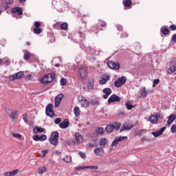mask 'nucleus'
I'll return each instance as SVG.
<instances>
[{"instance_id": "1", "label": "nucleus", "mask_w": 176, "mask_h": 176, "mask_svg": "<svg viewBox=\"0 0 176 176\" xmlns=\"http://www.w3.org/2000/svg\"><path fill=\"white\" fill-rule=\"evenodd\" d=\"M56 78L54 74H49L41 78L40 82L44 85H49L51 82H53V80Z\"/></svg>"}, {"instance_id": "2", "label": "nucleus", "mask_w": 176, "mask_h": 176, "mask_svg": "<svg viewBox=\"0 0 176 176\" xmlns=\"http://www.w3.org/2000/svg\"><path fill=\"white\" fill-rule=\"evenodd\" d=\"M58 138H59V134L58 132L54 131L52 133L49 141L52 145H54V146H57L58 145Z\"/></svg>"}, {"instance_id": "3", "label": "nucleus", "mask_w": 176, "mask_h": 176, "mask_svg": "<svg viewBox=\"0 0 176 176\" xmlns=\"http://www.w3.org/2000/svg\"><path fill=\"white\" fill-rule=\"evenodd\" d=\"M45 113L47 116H50V118H53V116H54V111H53V105L52 104L47 105L45 108Z\"/></svg>"}, {"instance_id": "4", "label": "nucleus", "mask_w": 176, "mask_h": 176, "mask_svg": "<svg viewBox=\"0 0 176 176\" xmlns=\"http://www.w3.org/2000/svg\"><path fill=\"white\" fill-rule=\"evenodd\" d=\"M126 80H127L126 76H122L115 81L114 86L116 87H120V86H123L126 83Z\"/></svg>"}, {"instance_id": "5", "label": "nucleus", "mask_w": 176, "mask_h": 176, "mask_svg": "<svg viewBox=\"0 0 176 176\" xmlns=\"http://www.w3.org/2000/svg\"><path fill=\"white\" fill-rule=\"evenodd\" d=\"M109 68L111 69H119L120 68V64L118 62L109 61L107 63Z\"/></svg>"}, {"instance_id": "6", "label": "nucleus", "mask_w": 176, "mask_h": 176, "mask_svg": "<svg viewBox=\"0 0 176 176\" xmlns=\"http://www.w3.org/2000/svg\"><path fill=\"white\" fill-rule=\"evenodd\" d=\"M6 113H8V115L10 116V118H11V119L14 120L17 119V117L19 116V111H13V110L7 109Z\"/></svg>"}, {"instance_id": "7", "label": "nucleus", "mask_w": 176, "mask_h": 176, "mask_svg": "<svg viewBox=\"0 0 176 176\" xmlns=\"http://www.w3.org/2000/svg\"><path fill=\"white\" fill-rule=\"evenodd\" d=\"M24 76L23 72H19L16 74H13L10 77V80H14L15 79H21Z\"/></svg>"}, {"instance_id": "8", "label": "nucleus", "mask_w": 176, "mask_h": 176, "mask_svg": "<svg viewBox=\"0 0 176 176\" xmlns=\"http://www.w3.org/2000/svg\"><path fill=\"white\" fill-rule=\"evenodd\" d=\"M120 101V98L115 94L111 95L108 99L109 104H111V102H119Z\"/></svg>"}, {"instance_id": "9", "label": "nucleus", "mask_w": 176, "mask_h": 176, "mask_svg": "<svg viewBox=\"0 0 176 176\" xmlns=\"http://www.w3.org/2000/svg\"><path fill=\"white\" fill-rule=\"evenodd\" d=\"M133 129V125L131 124H129L127 122L123 124L122 126L120 128V131L122 133V131L131 130Z\"/></svg>"}, {"instance_id": "10", "label": "nucleus", "mask_w": 176, "mask_h": 176, "mask_svg": "<svg viewBox=\"0 0 176 176\" xmlns=\"http://www.w3.org/2000/svg\"><path fill=\"white\" fill-rule=\"evenodd\" d=\"M139 92L140 97L146 98V96H148V94L149 93V91H146V88L145 87H142L140 89Z\"/></svg>"}, {"instance_id": "11", "label": "nucleus", "mask_w": 176, "mask_h": 176, "mask_svg": "<svg viewBox=\"0 0 176 176\" xmlns=\"http://www.w3.org/2000/svg\"><path fill=\"white\" fill-rule=\"evenodd\" d=\"M34 141H46L47 140V136L46 135H42L41 136L35 135L33 136Z\"/></svg>"}, {"instance_id": "12", "label": "nucleus", "mask_w": 176, "mask_h": 176, "mask_svg": "<svg viewBox=\"0 0 176 176\" xmlns=\"http://www.w3.org/2000/svg\"><path fill=\"white\" fill-rule=\"evenodd\" d=\"M63 97H64V95L63 94H58L57 96H56L54 103L55 108H58V106L60 105V102L61 101V100H63Z\"/></svg>"}, {"instance_id": "13", "label": "nucleus", "mask_w": 176, "mask_h": 176, "mask_svg": "<svg viewBox=\"0 0 176 176\" xmlns=\"http://www.w3.org/2000/svg\"><path fill=\"white\" fill-rule=\"evenodd\" d=\"M124 138H127L126 136H120L118 138H116V139L113 141L111 144V146H116L118 145V142H120V141H123Z\"/></svg>"}, {"instance_id": "14", "label": "nucleus", "mask_w": 176, "mask_h": 176, "mask_svg": "<svg viewBox=\"0 0 176 176\" xmlns=\"http://www.w3.org/2000/svg\"><path fill=\"white\" fill-rule=\"evenodd\" d=\"M166 126H164V127L161 128L159 131L153 132L152 135H153L155 138L159 137L160 135H162V134H163V133H164V131H166Z\"/></svg>"}, {"instance_id": "15", "label": "nucleus", "mask_w": 176, "mask_h": 176, "mask_svg": "<svg viewBox=\"0 0 176 176\" xmlns=\"http://www.w3.org/2000/svg\"><path fill=\"white\" fill-rule=\"evenodd\" d=\"M59 127L60 129H67V127H69V121L68 119H65L63 122H60Z\"/></svg>"}, {"instance_id": "16", "label": "nucleus", "mask_w": 176, "mask_h": 176, "mask_svg": "<svg viewBox=\"0 0 176 176\" xmlns=\"http://www.w3.org/2000/svg\"><path fill=\"white\" fill-rule=\"evenodd\" d=\"M109 79V76L108 74H104L101 77V80H99L100 85H105Z\"/></svg>"}, {"instance_id": "17", "label": "nucleus", "mask_w": 176, "mask_h": 176, "mask_svg": "<svg viewBox=\"0 0 176 176\" xmlns=\"http://www.w3.org/2000/svg\"><path fill=\"white\" fill-rule=\"evenodd\" d=\"M78 100L81 104L85 101V104H82V107L87 108V107H89V101H87V100L85 97L79 96Z\"/></svg>"}, {"instance_id": "18", "label": "nucleus", "mask_w": 176, "mask_h": 176, "mask_svg": "<svg viewBox=\"0 0 176 176\" xmlns=\"http://www.w3.org/2000/svg\"><path fill=\"white\" fill-rule=\"evenodd\" d=\"M103 93L104 94V95L103 96V98L107 99L112 94V89H111L110 88H104L103 89Z\"/></svg>"}, {"instance_id": "19", "label": "nucleus", "mask_w": 176, "mask_h": 176, "mask_svg": "<svg viewBox=\"0 0 176 176\" xmlns=\"http://www.w3.org/2000/svg\"><path fill=\"white\" fill-rule=\"evenodd\" d=\"M79 74L80 78H82L83 80L86 79L87 78V72L86 70L83 68H80L79 69Z\"/></svg>"}, {"instance_id": "20", "label": "nucleus", "mask_w": 176, "mask_h": 176, "mask_svg": "<svg viewBox=\"0 0 176 176\" xmlns=\"http://www.w3.org/2000/svg\"><path fill=\"white\" fill-rule=\"evenodd\" d=\"M94 152L97 156H102V155H104V148H102V147L96 148L94 149Z\"/></svg>"}, {"instance_id": "21", "label": "nucleus", "mask_w": 176, "mask_h": 176, "mask_svg": "<svg viewBox=\"0 0 176 176\" xmlns=\"http://www.w3.org/2000/svg\"><path fill=\"white\" fill-rule=\"evenodd\" d=\"M75 137H76V141L78 144H80L81 142H83V136H82L79 132H76L75 133Z\"/></svg>"}, {"instance_id": "22", "label": "nucleus", "mask_w": 176, "mask_h": 176, "mask_svg": "<svg viewBox=\"0 0 176 176\" xmlns=\"http://www.w3.org/2000/svg\"><path fill=\"white\" fill-rule=\"evenodd\" d=\"M12 13H18L19 16H21L23 14V9L21 7H15L12 10Z\"/></svg>"}, {"instance_id": "23", "label": "nucleus", "mask_w": 176, "mask_h": 176, "mask_svg": "<svg viewBox=\"0 0 176 176\" xmlns=\"http://www.w3.org/2000/svg\"><path fill=\"white\" fill-rule=\"evenodd\" d=\"M45 131V128H40L38 126H36L33 129V133L34 134H38V133H43Z\"/></svg>"}, {"instance_id": "24", "label": "nucleus", "mask_w": 176, "mask_h": 176, "mask_svg": "<svg viewBox=\"0 0 176 176\" xmlns=\"http://www.w3.org/2000/svg\"><path fill=\"white\" fill-rule=\"evenodd\" d=\"M12 3H13V0H5L3 3V6L5 9H9Z\"/></svg>"}, {"instance_id": "25", "label": "nucleus", "mask_w": 176, "mask_h": 176, "mask_svg": "<svg viewBox=\"0 0 176 176\" xmlns=\"http://www.w3.org/2000/svg\"><path fill=\"white\" fill-rule=\"evenodd\" d=\"M149 122L153 123V124H156L157 123V117L155 115H152L148 118Z\"/></svg>"}, {"instance_id": "26", "label": "nucleus", "mask_w": 176, "mask_h": 176, "mask_svg": "<svg viewBox=\"0 0 176 176\" xmlns=\"http://www.w3.org/2000/svg\"><path fill=\"white\" fill-rule=\"evenodd\" d=\"M105 130H106L107 133H112V131H113V124H108L106 126Z\"/></svg>"}, {"instance_id": "27", "label": "nucleus", "mask_w": 176, "mask_h": 176, "mask_svg": "<svg viewBox=\"0 0 176 176\" xmlns=\"http://www.w3.org/2000/svg\"><path fill=\"white\" fill-rule=\"evenodd\" d=\"M175 118H176L175 115L171 114V115L169 116V118H168V121H167V124H171V123H173V122L175 121Z\"/></svg>"}, {"instance_id": "28", "label": "nucleus", "mask_w": 176, "mask_h": 176, "mask_svg": "<svg viewBox=\"0 0 176 176\" xmlns=\"http://www.w3.org/2000/svg\"><path fill=\"white\" fill-rule=\"evenodd\" d=\"M107 142L106 138H102L100 140V148H104L105 147V145H107Z\"/></svg>"}, {"instance_id": "29", "label": "nucleus", "mask_w": 176, "mask_h": 176, "mask_svg": "<svg viewBox=\"0 0 176 176\" xmlns=\"http://www.w3.org/2000/svg\"><path fill=\"white\" fill-rule=\"evenodd\" d=\"M31 56H32V54L30 53V52L25 51L23 55V59L25 60V61H27L28 60H30Z\"/></svg>"}, {"instance_id": "30", "label": "nucleus", "mask_w": 176, "mask_h": 176, "mask_svg": "<svg viewBox=\"0 0 176 176\" xmlns=\"http://www.w3.org/2000/svg\"><path fill=\"white\" fill-rule=\"evenodd\" d=\"M94 88V80H93V79H91L88 82V89L93 90Z\"/></svg>"}, {"instance_id": "31", "label": "nucleus", "mask_w": 176, "mask_h": 176, "mask_svg": "<svg viewBox=\"0 0 176 176\" xmlns=\"http://www.w3.org/2000/svg\"><path fill=\"white\" fill-rule=\"evenodd\" d=\"M74 111L76 118H79V116H80V109H79V107H76Z\"/></svg>"}, {"instance_id": "32", "label": "nucleus", "mask_w": 176, "mask_h": 176, "mask_svg": "<svg viewBox=\"0 0 176 176\" xmlns=\"http://www.w3.org/2000/svg\"><path fill=\"white\" fill-rule=\"evenodd\" d=\"M65 163H71L72 162V157L71 155H66L63 159Z\"/></svg>"}, {"instance_id": "33", "label": "nucleus", "mask_w": 176, "mask_h": 176, "mask_svg": "<svg viewBox=\"0 0 176 176\" xmlns=\"http://www.w3.org/2000/svg\"><path fill=\"white\" fill-rule=\"evenodd\" d=\"M113 129H115V130H119V129H120L122 124H120V122H114L113 124Z\"/></svg>"}, {"instance_id": "34", "label": "nucleus", "mask_w": 176, "mask_h": 176, "mask_svg": "<svg viewBox=\"0 0 176 176\" xmlns=\"http://www.w3.org/2000/svg\"><path fill=\"white\" fill-rule=\"evenodd\" d=\"M97 134H104V130L102 127H99L96 129Z\"/></svg>"}, {"instance_id": "35", "label": "nucleus", "mask_w": 176, "mask_h": 176, "mask_svg": "<svg viewBox=\"0 0 176 176\" xmlns=\"http://www.w3.org/2000/svg\"><path fill=\"white\" fill-rule=\"evenodd\" d=\"M43 173H46V166H43L38 168V174H43Z\"/></svg>"}, {"instance_id": "36", "label": "nucleus", "mask_w": 176, "mask_h": 176, "mask_svg": "<svg viewBox=\"0 0 176 176\" xmlns=\"http://www.w3.org/2000/svg\"><path fill=\"white\" fill-rule=\"evenodd\" d=\"M68 28V23L64 22L60 25V29L63 30H67Z\"/></svg>"}, {"instance_id": "37", "label": "nucleus", "mask_w": 176, "mask_h": 176, "mask_svg": "<svg viewBox=\"0 0 176 176\" xmlns=\"http://www.w3.org/2000/svg\"><path fill=\"white\" fill-rule=\"evenodd\" d=\"M155 117L157 118V120H159V119L162 120V119L164 118V116L162 113H155Z\"/></svg>"}, {"instance_id": "38", "label": "nucleus", "mask_w": 176, "mask_h": 176, "mask_svg": "<svg viewBox=\"0 0 176 176\" xmlns=\"http://www.w3.org/2000/svg\"><path fill=\"white\" fill-rule=\"evenodd\" d=\"M145 133H146L145 129H141L137 133V135L141 137L143 134H145Z\"/></svg>"}, {"instance_id": "39", "label": "nucleus", "mask_w": 176, "mask_h": 176, "mask_svg": "<svg viewBox=\"0 0 176 176\" xmlns=\"http://www.w3.org/2000/svg\"><path fill=\"white\" fill-rule=\"evenodd\" d=\"M161 32L164 35H168L170 34V30L167 28L162 29Z\"/></svg>"}, {"instance_id": "40", "label": "nucleus", "mask_w": 176, "mask_h": 176, "mask_svg": "<svg viewBox=\"0 0 176 176\" xmlns=\"http://www.w3.org/2000/svg\"><path fill=\"white\" fill-rule=\"evenodd\" d=\"M34 34H39L41 32H42V29H41V28H34Z\"/></svg>"}, {"instance_id": "41", "label": "nucleus", "mask_w": 176, "mask_h": 176, "mask_svg": "<svg viewBox=\"0 0 176 176\" xmlns=\"http://www.w3.org/2000/svg\"><path fill=\"white\" fill-rule=\"evenodd\" d=\"M125 105L127 108V109H133V104H131V102L130 101H128L125 103Z\"/></svg>"}, {"instance_id": "42", "label": "nucleus", "mask_w": 176, "mask_h": 176, "mask_svg": "<svg viewBox=\"0 0 176 176\" xmlns=\"http://www.w3.org/2000/svg\"><path fill=\"white\" fill-rule=\"evenodd\" d=\"M74 170L76 171H82V170H86V166H76Z\"/></svg>"}, {"instance_id": "43", "label": "nucleus", "mask_w": 176, "mask_h": 176, "mask_svg": "<svg viewBox=\"0 0 176 176\" xmlns=\"http://www.w3.org/2000/svg\"><path fill=\"white\" fill-rule=\"evenodd\" d=\"M85 168H90L91 170H98V166H86Z\"/></svg>"}, {"instance_id": "44", "label": "nucleus", "mask_w": 176, "mask_h": 176, "mask_svg": "<svg viewBox=\"0 0 176 176\" xmlns=\"http://www.w3.org/2000/svg\"><path fill=\"white\" fill-rule=\"evenodd\" d=\"M123 2H124V5H125V6H127V7H129V6H131V5H132V2H131V1H130V0H126V1H123Z\"/></svg>"}, {"instance_id": "45", "label": "nucleus", "mask_w": 176, "mask_h": 176, "mask_svg": "<svg viewBox=\"0 0 176 176\" xmlns=\"http://www.w3.org/2000/svg\"><path fill=\"white\" fill-rule=\"evenodd\" d=\"M19 173V169L14 170L11 172H10V176H14L16 174Z\"/></svg>"}, {"instance_id": "46", "label": "nucleus", "mask_w": 176, "mask_h": 176, "mask_svg": "<svg viewBox=\"0 0 176 176\" xmlns=\"http://www.w3.org/2000/svg\"><path fill=\"white\" fill-rule=\"evenodd\" d=\"M60 85L61 86H65V85H67V80L65 78H62L60 80Z\"/></svg>"}, {"instance_id": "47", "label": "nucleus", "mask_w": 176, "mask_h": 176, "mask_svg": "<svg viewBox=\"0 0 176 176\" xmlns=\"http://www.w3.org/2000/svg\"><path fill=\"white\" fill-rule=\"evenodd\" d=\"M49 152V151L47 150H43L41 151V156L42 157H45V156H46V153H47Z\"/></svg>"}, {"instance_id": "48", "label": "nucleus", "mask_w": 176, "mask_h": 176, "mask_svg": "<svg viewBox=\"0 0 176 176\" xmlns=\"http://www.w3.org/2000/svg\"><path fill=\"white\" fill-rule=\"evenodd\" d=\"M160 82V80L159 79H155L153 80V87H155L156 85H159V82Z\"/></svg>"}, {"instance_id": "49", "label": "nucleus", "mask_w": 176, "mask_h": 176, "mask_svg": "<svg viewBox=\"0 0 176 176\" xmlns=\"http://www.w3.org/2000/svg\"><path fill=\"white\" fill-rule=\"evenodd\" d=\"M61 118H58L54 120V123L55 124H60V123H61Z\"/></svg>"}, {"instance_id": "50", "label": "nucleus", "mask_w": 176, "mask_h": 176, "mask_svg": "<svg viewBox=\"0 0 176 176\" xmlns=\"http://www.w3.org/2000/svg\"><path fill=\"white\" fill-rule=\"evenodd\" d=\"M98 25L101 27H105L107 25V23L104 21H100Z\"/></svg>"}, {"instance_id": "51", "label": "nucleus", "mask_w": 176, "mask_h": 176, "mask_svg": "<svg viewBox=\"0 0 176 176\" xmlns=\"http://www.w3.org/2000/svg\"><path fill=\"white\" fill-rule=\"evenodd\" d=\"M27 113H25L23 115V119L25 122V123H28V118H27Z\"/></svg>"}, {"instance_id": "52", "label": "nucleus", "mask_w": 176, "mask_h": 176, "mask_svg": "<svg viewBox=\"0 0 176 176\" xmlns=\"http://www.w3.org/2000/svg\"><path fill=\"white\" fill-rule=\"evenodd\" d=\"M78 155L82 157V159H85L86 157V154L82 151H80Z\"/></svg>"}, {"instance_id": "53", "label": "nucleus", "mask_w": 176, "mask_h": 176, "mask_svg": "<svg viewBox=\"0 0 176 176\" xmlns=\"http://www.w3.org/2000/svg\"><path fill=\"white\" fill-rule=\"evenodd\" d=\"M12 135L14 138H21V135H20L19 133H12Z\"/></svg>"}, {"instance_id": "54", "label": "nucleus", "mask_w": 176, "mask_h": 176, "mask_svg": "<svg viewBox=\"0 0 176 176\" xmlns=\"http://www.w3.org/2000/svg\"><path fill=\"white\" fill-rule=\"evenodd\" d=\"M170 130H171L172 133H175L176 132V124H173L171 126Z\"/></svg>"}, {"instance_id": "55", "label": "nucleus", "mask_w": 176, "mask_h": 176, "mask_svg": "<svg viewBox=\"0 0 176 176\" xmlns=\"http://www.w3.org/2000/svg\"><path fill=\"white\" fill-rule=\"evenodd\" d=\"M34 27H35V28H40V27H41V22H39V21H36V22L34 23Z\"/></svg>"}, {"instance_id": "56", "label": "nucleus", "mask_w": 176, "mask_h": 176, "mask_svg": "<svg viewBox=\"0 0 176 176\" xmlns=\"http://www.w3.org/2000/svg\"><path fill=\"white\" fill-rule=\"evenodd\" d=\"M141 141L142 142H146V141H149V139L146 136H143Z\"/></svg>"}, {"instance_id": "57", "label": "nucleus", "mask_w": 176, "mask_h": 176, "mask_svg": "<svg viewBox=\"0 0 176 176\" xmlns=\"http://www.w3.org/2000/svg\"><path fill=\"white\" fill-rule=\"evenodd\" d=\"M89 148H94V146H97V145H96V144L94 142H90L89 143Z\"/></svg>"}, {"instance_id": "58", "label": "nucleus", "mask_w": 176, "mask_h": 176, "mask_svg": "<svg viewBox=\"0 0 176 176\" xmlns=\"http://www.w3.org/2000/svg\"><path fill=\"white\" fill-rule=\"evenodd\" d=\"M170 28L172 31H175L176 30V25H171L170 26Z\"/></svg>"}, {"instance_id": "59", "label": "nucleus", "mask_w": 176, "mask_h": 176, "mask_svg": "<svg viewBox=\"0 0 176 176\" xmlns=\"http://www.w3.org/2000/svg\"><path fill=\"white\" fill-rule=\"evenodd\" d=\"M4 64L5 65H10V61L9 60H6Z\"/></svg>"}, {"instance_id": "60", "label": "nucleus", "mask_w": 176, "mask_h": 176, "mask_svg": "<svg viewBox=\"0 0 176 176\" xmlns=\"http://www.w3.org/2000/svg\"><path fill=\"white\" fill-rule=\"evenodd\" d=\"M172 41L173 42H176V34H174L173 36H172Z\"/></svg>"}, {"instance_id": "61", "label": "nucleus", "mask_w": 176, "mask_h": 176, "mask_svg": "<svg viewBox=\"0 0 176 176\" xmlns=\"http://www.w3.org/2000/svg\"><path fill=\"white\" fill-rule=\"evenodd\" d=\"M4 176H10V172H6L3 174Z\"/></svg>"}, {"instance_id": "62", "label": "nucleus", "mask_w": 176, "mask_h": 176, "mask_svg": "<svg viewBox=\"0 0 176 176\" xmlns=\"http://www.w3.org/2000/svg\"><path fill=\"white\" fill-rule=\"evenodd\" d=\"M55 155H61V151H60L58 150L56 151Z\"/></svg>"}, {"instance_id": "63", "label": "nucleus", "mask_w": 176, "mask_h": 176, "mask_svg": "<svg viewBox=\"0 0 176 176\" xmlns=\"http://www.w3.org/2000/svg\"><path fill=\"white\" fill-rule=\"evenodd\" d=\"M26 78H27V79H31V78H32V76H31V74H28V75H27L26 76Z\"/></svg>"}, {"instance_id": "64", "label": "nucleus", "mask_w": 176, "mask_h": 176, "mask_svg": "<svg viewBox=\"0 0 176 176\" xmlns=\"http://www.w3.org/2000/svg\"><path fill=\"white\" fill-rule=\"evenodd\" d=\"M118 30H119V31H122V30H123V27L119 25L117 27Z\"/></svg>"}]
</instances>
